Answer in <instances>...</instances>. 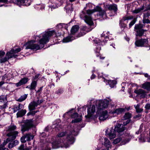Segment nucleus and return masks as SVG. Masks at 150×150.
Masks as SVG:
<instances>
[{
    "mask_svg": "<svg viewBox=\"0 0 150 150\" xmlns=\"http://www.w3.org/2000/svg\"><path fill=\"white\" fill-rule=\"evenodd\" d=\"M5 54V52L3 51H0V57H2Z\"/></svg>",
    "mask_w": 150,
    "mask_h": 150,
    "instance_id": "obj_51",
    "label": "nucleus"
},
{
    "mask_svg": "<svg viewBox=\"0 0 150 150\" xmlns=\"http://www.w3.org/2000/svg\"><path fill=\"white\" fill-rule=\"evenodd\" d=\"M108 9L110 10H113L115 13L116 14V12L117 10V6L115 4L110 5L108 7Z\"/></svg>",
    "mask_w": 150,
    "mask_h": 150,
    "instance_id": "obj_26",
    "label": "nucleus"
},
{
    "mask_svg": "<svg viewBox=\"0 0 150 150\" xmlns=\"http://www.w3.org/2000/svg\"><path fill=\"white\" fill-rule=\"evenodd\" d=\"M33 136L30 134H27L21 138V142L24 143L26 141H29L31 139H33Z\"/></svg>",
    "mask_w": 150,
    "mask_h": 150,
    "instance_id": "obj_19",
    "label": "nucleus"
},
{
    "mask_svg": "<svg viewBox=\"0 0 150 150\" xmlns=\"http://www.w3.org/2000/svg\"><path fill=\"white\" fill-rule=\"evenodd\" d=\"M28 81V78H22L17 83H16L15 85L17 87L20 86H21L26 83Z\"/></svg>",
    "mask_w": 150,
    "mask_h": 150,
    "instance_id": "obj_22",
    "label": "nucleus"
},
{
    "mask_svg": "<svg viewBox=\"0 0 150 150\" xmlns=\"http://www.w3.org/2000/svg\"><path fill=\"white\" fill-rule=\"evenodd\" d=\"M144 32V30L143 29L137 30L136 31L137 34L136 35L139 36H142Z\"/></svg>",
    "mask_w": 150,
    "mask_h": 150,
    "instance_id": "obj_36",
    "label": "nucleus"
},
{
    "mask_svg": "<svg viewBox=\"0 0 150 150\" xmlns=\"http://www.w3.org/2000/svg\"><path fill=\"white\" fill-rule=\"evenodd\" d=\"M12 143L13 144L14 146H15L18 144L19 142L17 140H15L14 141H13L12 142Z\"/></svg>",
    "mask_w": 150,
    "mask_h": 150,
    "instance_id": "obj_49",
    "label": "nucleus"
},
{
    "mask_svg": "<svg viewBox=\"0 0 150 150\" xmlns=\"http://www.w3.org/2000/svg\"><path fill=\"white\" fill-rule=\"evenodd\" d=\"M81 120V117H79L78 118H76L74 120H72L71 121L72 123L77 122H80Z\"/></svg>",
    "mask_w": 150,
    "mask_h": 150,
    "instance_id": "obj_42",
    "label": "nucleus"
},
{
    "mask_svg": "<svg viewBox=\"0 0 150 150\" xmlns=\"http://www.w3.org/2000/svg\"><path fill=\"white\" fill-rule=\"evenodd\" d=\"M136 21L134 20L132 21L129 24V27L131 28L135 23Z\"/></svg>",
    "mask_w": 150,
    "mask_h": 150,
    "instance_id": "obj_45",
    "label": "nucleus"
},
{
    "mask_svg": "<svg viewBox=\"0 0 150 150\" xmlns=\"http://www.w3.org/2000/svg\"><path fill=\"white\" fill-rule=\"evenodd\" d=\"M142 22L144 24L150 23V20L147 18H143Z\"/></svg>",
    "mask_w": 150,
    "mask_h": 150,
    "instance_id": "obj_40",
    "label": "nucleus"
},
{
    "mask_svg": "<svg viewBox=\"0 0 150 150\" xmlns=\"http://www.w3.org/2000/svg\"><path fill=\"white\" fill-rule=\"evenodd\" d=\"M78 116V114L77 113H74L73 114L71 115V117L72 118H75L77 117Z\"/></svg>",
    "mask_w": 150,
    "mask_h": 150,
    "instance_id": "obj_44",
    "label": "nucleus"
},
{
    "mask_svg": "<svg viewBox=\"0 0 150 150\" xmlns=\"http://www.w3.org/2000/svg\"><path fill=\"white\" fill-rule=\"evenodd\" d=\"M96 114L98 116L99 115V119L100 121H104L106 120L108 117V112L107 110L99 111L98 112L97 110Z\"/></svg>",
    "mask_w": 150,
    "mask_h": 150,
    "instance_id": "obj_14",
    "label": "nucleus"
},
{
    "mask_svg": "<svg viewBox=\"0 0 150 150\" xmlns=\"http://www.w3.org/2000/svg\"><path fill=\"white\" fill-rule=\"evenodd\" d=\"M33 112H28L27 114V115H30L33 114Z\"/></svg>",
    "mask_w": 150,
    "mask_h": 150,
    "instance_id": "obj_61",
    "label": "nucleus"
},
{
    "mask_svg": "<svg viewBox=\"0 0 150 150\" xmlns=\"http://www.w3.org/2000/svg\"><path fill=\"white\" fill-rule=\"evenodd\" d=\"M63 92V91L62 89H59L56 91V93L58 95L62 94Z\"/></svg>",
    "mask_w": 150,
    "mask_h": 150,
    "instance_id": "obj_41",
    "label": "nucleus"
},
{
    "mask_svg": "<svg viewBox=\"0 0 150 150\" xmlns=\"http://www.w3.org/2000/svg\"><path fill=\"white\" fill-rule=\"evenodd\" d=\"M28 94H25L21 96L18 100V101L19 102H22L25 100L27 97Z\"/></svg>",
    "mask_w": 150,
    "mask_h": 150,
    "instance_id": "obj_35",
    "label": "nucleus"
},
{
    "mask_svg": "<svg viewBox=\"0 0 150 150\" xmlns=\"http://www.w3.org/2000/svg\"><path fill=\"white\" fill-rule=\"evenodd\" d=\"M145 108L146 109H150V103L147 104L145 106Z\"/></svg>",
    "mask_w": 150,
    "mask_h": 150,
    "instance_id": "obj_47",
    "label": "nucleus"
},
{
    "mask_svg": "<svg viewBox=\"0 0 150 150\" xmlns=\"http://www.w3.org/2000/svg\"><path fill=\"white\" fill-rule=\"evenodd\" d=\"M133 18L132 16H127L123 17L120 20V25L122 27L125 28L126 27V23L128 22L127 20H131Z\"/></svg>",
    "mask_w": 150,
    "mask_h": 150,
    "instance_id": "obj_15",
    "label": "nucleus"
},
{
    "mask_svg": "<svg viewBox=\"0 0 150 150\" xmlns=\"http://www.w3.org/2000/svg\"><path fill=\"white\" fill-rule=\"evenodd\" d=\"M40 136L43 138H45L46 137V135L45 132H42L40 135Z\"/></svg>",
    "mask_w": 150,
    "mask_h": 150,
    "instance_id": "obj_52",
    "label": "nucleus"
},
{
    "mask_svg": "<svg viewBox=\"0 0 150 150\" xmlns=\"http://www.w3.org/2000/svg\"><path fill=\"white\" fill-rule=\"evenodd\" d=\"M26 112L25 110H21L19 111L16 114L17 117H22L25 114Z\"/></svg>",
    "mask_w": 150,
    "mask_h": 150,
    "instance_id": "obj_27",
    "label": "nucleus"
},
{
    "mask_svg": "<svg viewBox=\"0 0 150 150\" xmlns=\"http://www.w3.org/2000/svg\"><path fill=\"white\" fill-rule=\"evenodd\" d=\"M8 0H0V2L6 3L8 1Z\"/></svg>",
    "mask_w": 150,
    "mask_h": 150,
    "instance_id": "obj_55",
    "label": "nucleus"
},
{
    "mask_svg": "<svg viewBox=\"0 0 150 150\" xmlns=\"http://www.w3.org/2000/svg\"><path fill=\"white\" fill-rule=\"evenodd\" d=\"M101 150H108V148H106L105 149H101Z\"/></svg>",
    "mask_w": 150,
    "mask_h": 150,
    "instance_id": "obj_64",
    "label": "nucleus"
},
{
    "mask_svg": "<svg viewBox=\"0 0 150 150\" xmlns=\"http://www.w3.org/2000/svg\"><path fill=\"white\" fill-rule=\"evenodd\" d=\"M37 85V82L35 81H33L31 83V90L35 89Z\"/></svg>",
    "mask_w": 150,
    "mask_h": 150,
    "instance_id": "obj_38",
    "label": "nucleus"
},
{
    "mask_svg": "<svg viewBox=\"0 0 150 150\" xmlns=\"http://www.w3.org/2000/svg\"><path fill=\"white\" fill-rule=\"evenodd\" d=\"M57 28L59 29H62L63 28L67 29V25L64 23H60L57 25Z\"/></svg>",
    "mask_w": 150,
    "mask_h": 150,
    "instance_id": "obj_31",
    "label": "nucleus"
},
{
    "mask_svg": "<svg viewBox=\"0 0 150 150\" xmlns=\"http://www.w3.org/2000/svg\"><path fill=\"white\" fill-rule=\"evenodd\" d=\"M136 46L140 47H145L149 48L150 49V44L147 39H141L137 40L135 42Z\"/></svg>",
    "mask_w": 150,
    "mask_h": 150,
    "instance_id": "obj_12",
    "label": "nucleus"
},
{
    "mask_svg": "<svg viewBox=\"0 0 150 150\" xmlns=\"http://www.w3.org/2000/svg\"><path fill=\"white\" fill-rule=\"evenodd\" d=\"M28 0H16L12 1V2L19 6L22 5L26 6H29L30 4L28 3Z\"/></svg>",
    "mask_w": 150,
    "mask_h": 150,
    "instance_id": "obj_18",
    "label": "nucleus"
},
{
    "mask_svg": "<svg viewBox=\"0 0 150 150\" xmlns=\"http://www.w3.org/2000/svg\"><path fill=\"white\" fill-rule=\"evenodd\" d=\"M56 37L57 35L54 31H49L43 33L38 36H36L35 38L36 40H38L39 45L34 44L35 42L33 40L28 42L24 46L26 47V49H31L33 50H38L43 48L44 45L49 42L51 36Z\"/></svg>",
    "mask_w": 150,
    "mask_h": 150,
    "instance_id": "obj_2",
    "label": "nucleus"
},
{
    "mask_svg": "<svg viewBox=\"0 0 150 150\" xmlns=\"http://www.w3.org/2000/svg\"><path fill=\"white\" fill-rule=\"evenodd\" d=\"M144 26V25L141 23H139L138 24H136L135 25L134 29L137 30H142V28H143Z\"/></svg>",
    "mask_w": 150,
    "mask_h": 150,
    "instance_id": "obj_33",
    "label": "nucleus"
},
{
    "mask_svg": "<svg viewBox=\"0 0 150 150\" xmlns=\"http://www.w3.org/2000/svg\"><path fill=\"white\" fill-rule=\"evenodd\" d=\"M134 92L138 95H140L142 98L144 97L146 95L145 91L142 89L135 90L134 91Z\"/></svg>",
    "mask_w": 150,
    "mask_h": 150,
    "instance_id": "obj_23",
    "label": "nucleus"
},
{
    "mask_svg": "<svg viewBox=\"0 0 150 150\" xmlns=\"http://www.w3.org/2000/svg\"><path fill=\"white\" fill-rule=\"evenodd\" d=\"M48 129H49V127H48V126H47V127H46L45 128L44 130L45 132H47L48 131Z\"/></svg>",
    "mask_w": 150,
    "mask_h": 150,
    "instance_id": "obj_56",
    "label": "nucleus"
},
{
    "mask_svg": "<svg viewBox=\"0 0 150 150\" xmlns=\"http://www.w3.org/2000/svg\"><path fill=\"white\" fill-rule=\"evenodd\" d=\"M16 129V126L13 124H11L6 128V130L9 132L6 134L8 137L4 141L3 145H0V150H8L7 148L5 147L4 146L8 142H11L16 139L18 133V131H15Z\"/></svg>",
    "mask_w": 150,
    "mask_h": 150,
    "instance_id": "obj_4",
    "label": "nucleus"
},
{
    "mask_svg": "<svg viewBox=\"0 0 150 150\" xmlns=\"http://www.w3.org/2000/svg\"><path fill=\"white\" fill-rule=\"evenodd\" d=\"M100 45H98V47L96 48V50H95L96 53H98L100 50Z\"/></svg>",
    "mask_w": 150,
    "mask_h": 150,
    "instance_id": "obj_46",
    "label": "nucleus"
},
{
    "mask_svg": "<svg viewBox=\"0 0 150 150\" xmlns=\"http://www.w3.org/2000/svg\"><path fill=\"white\" fill-rule=\"evenodd\" d=\"M41 121L40 117L37 116L35 119L26 120L25 121V124L21 125V131L23 133L28 130L31 127H34Z\"/></svg>",
    "mask_w": 150,
    "mask_h": 150,
    "instance_id": "obj_6",
    "label": "nucleus"
},
{
    "mask_svg": "<svg viewBox=\"0 0 150 150\" xmlns=\"http://www.w3.org/2000/svg\"><path fill=\"white\" fill-rule=\"evenodd\" d=\"M71 113V111H69V112H67L66 113H65V114H64L63 115V117L64 118L65 117V116L67 114H69Z\"/></svg>",
    "mask_w": 150,
    "mask_h": 150,
    "instance_id": "obj_54",
    "label": "nucleus"
},
{
    "mask_svg": "<svg viewBox=\"0 0 150 150\" xmlns=\"http://www.w3.org/2000/svg\"><path fill=\"white\" fill-rule=\"evenodd\" d=\"M14 146L13 144L12 143H10L8 145V147L9 148L11 149L14 147Z\"/></svg>",
    "mask_w": 150,
    "mask_h": 150,
    "instance_id": "obj_48",
    "label": "nucleus"
},
{
    "mask_svg": "<svg viewBox=\"0 0 150 150\" xmlns=\"http://www.w3.org/2000/svg\"><path fill=\"white\" fill-rule=\"evenodd\" d=\"M110 45L112 46L115 49V44L114 43H112Z\"/></svg>",
    "mask_w": 150,
    "mask_h": 150,
    "instance_id": "obj_59",
    "label": "nucleus"
},
{
    "mask_svg": "<svg viewBox=\"0 0 150 150\" xmlns=\"http://www.w3.org/2000/svg\"><path fill=\"white\" fill-rule=\"evenodd\" d=\"M39 76H40V74H37L35 76L34 79L35 80Z\"/></svg>",
    "mask_w": 150,
    "mask_h": 150,
    "instance_id": "obj_53",
    "label": "nucleus"
},
{
    "mask_svg": "<svg viewBox=\"0 0 150 150\" xmlns=\"http://www.w3.org/2000/svg\"><path fill=\"white\" fill-rule=\"evenodd\" d=\"M144 76L146 77H148L149 76V75L147 73L144 74Z\"/></svg>",
    "mask_w": 150,
    "mask_h": 150,
    "instance_id": "obj_57",
    "label": "nucleus"
},
{
    "mask_svg": "<svg viewBox=\"0 0 150 150\" xmlns=\"http://www.w3.org/2000/svg\"><path fill=\"white\" fill-rule=\"evenodd\" d=\"M93 6V5L91 3L86 4V8L88 9L85 11L84 9L80 14V18L84 20L85 22L90 25H93V24L91 15L94 12H99V16H101L103 18H105L106 16L105 11L102 10L101 8L98 6H96L93 10L88 9L92 8Z\"/></svg>",
    "mask_w": 150,
    "mask_h": 150,
    "instance_id": "obj_3",
    "label": "nucleus"
},
{
    "mask_svg": "<svg viewBox=\"0 0 150 150\" xmlns=\"http://www.w3.org/2000/svg\"><path fill=\"white\" fill-rule=\"evenodd\" d=\"M79 29V27L78 25H76L73 26L71 28V33L72 35H74L76 33Z\"/></svg>",
    "mask_w": 150,
    "mask_h": 150,
    "instance_id": "obj_25",
    "label": "nucleus"
},
{
    "mask_svg": "<svg viewBox=\"0 0 150 150\" xmlns=\"http://www.w3.org/2000/svg\"><path fill=\"white\" fill-rule=\"evenodd\" d=\"M50 7H51V9H52L53 8L54 9V8H55V7H54L53 6H51Z\"/></svg>",
    "mask_w": 150,
    "mask_h": 150,
    "instance_id": "obj_63",
    "label": "nucleus"
},
{
    "mask_svg": "<svg viewBox=\"0 0 150 150\" xmlns=\"http://www.w3.org/2000/svg\"><path fill=\"white\" fill-rule=\"evenodd\" d=\"M142 2L143 4L142 7L138 8L133 11L134 13H137L140 11L144 10V11H147L146 13H144L143 18H147L150 16V7H149L150 4L148 0H142Z\"/></svg>",
    "mask_w": 150,
    "mask_h": 150,
    "instance_id": "obj_7",
    "label": "nucleus"
},
{
    "mask_svg": "<svg viewBox=\"0 0 150 150\" xmlns=\"http://www.w3.org/2000/svg\"><path fill=\"white\" fill-rule=\"evenodd\" d=\"M130 122V120H128L126 122H124L123 124L118 123L115 126L114 129L113 127L110 129H108L105 131V135L108 136L110 139L111 140L115 138L116 137V132L119 134H121L125 129V126Z\"/></svg>",
    "mask_w": 150,
    "mask_h": 150,
    "instance_id": "obj_5",
    "label": "nucleus"
},
{
    "mask_svg": "<svg viewBox=\"0 0 150 150\" xmlns=\"http://www.w3.org/2000/svg\"><path fill=\"white\" fill-rule=\"evenodd\" d=\"M134 107L135 108L137 112H140L142 111V109L139 108V105H134Z\"/></svg>",
    "mask_w": 150,
    "mask_h": 150,
    "instance_id": "obj_39",
    "label": "nucleus"
},
{
    "mask_svg": "<svg viewBox=\"0 0 150 150\" xmlns=\"http://www.w3.org/2000/svg\"><path fill=\"white\" fill-rule=\"evenodd\" d=\"M67 130L65 132H60L57 135V139L51 144L53 149L59 147H68L74 142V138L73 135H77L78 130L74 129L73 126H68Z\"/></svg>",
    "mask_w": 150,
    "mask_h": 150,
    "instance_id": "obj_1",
    "label": "nucleus"
},
{
    "mask_svg": "<svg viewBox=\"0 0 150 150\" xmlns=\"http://www.w3.org/2000/svg\"><path fill=\"white\" fill-rule=\"evenodd\" d=\"M21 50V49L20 48H18L15 50L13 49H12L10 51L6 53V57L0 59V63H3L7 61L9 59H11L13 57H14L15 55H13L14 54L18 53Z\"/></svg>",
    "mask_w": 150,
    "mask_h": 150,
    "instance_id": "obj_10",
    "label": "nucleus"
},
{
    "mask_svg": "<svg viewBox=\"0 0 150 150\" xmlns=\"http://www.w3.org/2000/svg\"><path fill=\"white\" fill-rule=\"evenodd\" d=\"M84 35V34H79L78 37H81L83 35Z\"/></svg>",
    "mask_w": 150,
    "mask_h": 150,
    "instance_id": "obj_62",
    "label": "nucleus"
},
{
    "mask_svg": "<svg viewBox=\"0 0 150 150\" xmlns=\"http://www.w3.org/2000/svg\"><path fill=\"white\" fill-rule=\"evenodd\" d=\"M94 102L96 106L98 105V108H96L98 112L107 108L109 104V101L106 99L96 100Z\"/></svg>",
    "mask_w": 150,
    "mask_h": 150,
    "instance_id": "obj_9",
    "label": "nucleus"
},
{
    "mask_svg": "<svg viewBox=\"0 0 150 150\" xmlns=\"http://www.w3.org/2000/svg\"><path fill=\"white\" fill-rule=\"evenodd\" d=\"M96 106L93 105L92 106H90V107L88 108L87 109L88 115H86L85 117L86 118L90 119H95L97 118L98 115H93V114L95 112H96Z\"/></svg>",
    "mask_w": 150,
    "mask_h": 150,
    "instance_id": "obj_11",
    "label": "nucleus"
},
{
    "mask_svg": "<svg viewBox=\"0 0 150 150\" xmlns=\"http://www.w3.org/2000/svg\"><path fill=\"white\" fill-rule=\"evenodd\" d=\"M7 100L6 97L4 96H0V104H4L1 106V108L4 109L5 108L7 107L6 104Z\"/></svg>",
    "mask_w": 150,
    "mask_h": 150,
    "instance_id": "obj_20",
    "label": "nucleus"
},
{
    "mask_svg": "<svg viewBox=\"0 0 150 150\" xmlns=\"http://www.w3.org/2000/svg\"><path fill=\"white\" fill-rule=\"evenodd\" d=\"M60 122V120L59 119L53 122L52 127L53 129L55 128L56 130L57 129L59 130L60 129H62V127L59 124Z\"/></svg>",
    "mask_w": 150,
    "mask_h": 150,
    "instance_id": "obj_21",
    "label": "nucleus"
},
{
    "mask_svg": "<svg viewBox=\"0 0 150 150\" xmlns=\"http://www.w3.org/2000/svg\"><path fill=\"white\" fill-rule=\"evenodd\" d=\"M107 76L103 74L102 73H99L98 74V77L99 79L101 78L103 81L105 82L106 80L105 78V77H106Z\"/></svg>",
    "mask_w": 150,
    "mask_h": 150,
    "instance_id": "obj_34",
    "label": "nucleus"
},
{
    "mask_svg": "<svg viewBox=\"0 0 150 150\" xmlns=\"http://www.w3.org/2000/svg\"><path fill=\"white\" fill-rule=\"evenodd\" d=\"M26 88H29L30 90H31L30 86H28L26 87Z\"/></svg>",
    "mask_w": 150,
    "mask_h": 150,
    "instance_id": "obj_60",
    "label": "nucleus"
},
{
    "mask_svg": "<svg viewBox=\"0 0 150 150\" xmlns=\"http://www.w3.org/2000/svg\"><path fill=\"white\" fill-rule=\"evenodd\" d=\"M132 136L129 134L126 133L120 138L116 139L113 141V143L114 144H116L120 142L121 145H124L128 142L132 138Z\"/></svg>",
    "mask_w": 150,
    "mask_h": 150,
    "instance_id": "obj_8",
    "label": "nucleus"
},
{
    "mask_svg": "<svg viewBox=\"0 0 150 150\" xmlns=\"http://www.w3.org/2000/svg\"><path fill=\"white\" fill-rule=\"evenodd\" d=\"M104 39L103 40V38L101 40L99 39L98 38H97L96 40H94V42H95L96 44L98 45H100V43L102 42H105L106 41H108V39L110 40H112L113 39V38L112 37V34H109L107 36H106L105 38H104Z\"/></svg>",
    "mask_w": 150,
    "mask_h": 150,
    "instance_id": "obj_16",
    "label": "nucleus"
},
{
    "mask_svg": "<svg viewBox=\"0 0 150 150\" xmlns=\"http://www.w3.org/2000/svg\"><path fill=\"white\" fill-rule=\"evenodd\" d=\"M142 88L148 91H150V82H146L142 85Z\"/></svg>",
    "mask_w": 150,
    "mask_h": 150,
    "instance_id": "obj_30",
    "label": "nucleus"
},
{
    "mask_svg": "<svg viewBox=\"0 0 150 150\" xmlns=\"http://www.w3.org/2000/svg\"><path fill=\"white\" fill-rule=\"evenodd\" d=\"M75 39V38L72 37L70 35L68 37L64 38L63 40V42H68L74 40Z\"/></svg>",
    "mask_w": 150,
    "mask_h": 150,
    "instance_id": "obj_29",
    "label": "nucleus"
},
{
    "mask_svg": "<svg viewBox=\"0 0 150 150\" xmlns=\"http://www.w3.org/2000/svg\"><path fill=\"white\" fill-rule=\"evenodd\" d=\"M43 102V100H39L38 98L36 100H34L31 102L29 104L28 108L30 110H35L37 106L40 105Z\"/></svg>",
    "mask_w": 150,
    "mask_h": 150,
    "instance_id": "obj_13",
    "label": "nucleus"
},
{
    "mask_svg": "<svg viewBox=\"0 0 150 150\" xmlns=\"http://www.w3.org/2000/svg\"><path fill=\"white\" fill-rule=\"evenodd\" d=\"M23 105L21 104H19L18 105H15L13 106L12 109L13 112H15L18 110L23 108Z\"/></svg>",
    "mask_w": 150,
    "mask_h": 150,
    "instance_id": "obj_24",
    "label": "nucleus"
},
{
    "mask_svg": "<svg viewBox=\"0 0 150 150\" xmlns=\"http://www.w3.org/2000/svg\"><path fill=\"white\" fill-rule=\"evenodd\" d=\"M94 71V70H93L92 71V73L93 74L91 77V79H94L96 76V75L95 74H93Z\"/></svg>",
    "mask_w": 150,
    "mask_h": 150,
    "instance_id": "obj_50",
    "label": "nucleus"
},
{
    "mask_svg": "<svg viewBox=\"0 0 150 150\" xmlns=\"http://www.w3.org/2000/svg\"><path fill=\"white\" fill-rule=\"evenodd\" d=\"M130 109V108H118L116 109L112 110L110 112V114H116L117 115L120 114H121L124 113L125 111V110L126 109L127 110H128Z\"/></svg>",
    "mask_w": 150,
    "mask_h": 150,
    "instance_id": "obj_17",
    "label": "nucleus"
},
{
    "mask_svg": "<svg viewBox=\"0 0 150 150\" xmlns=\"http://www.w3.org/2000/svg\"><path fill=\"white\" fill-rule=\"evenodd\" d=\"M19 149L20 150H29V149L27 148H24V145L23 144H22L19 148Z\"/></svg>",
    "mask_w": 150,
    "mask_h": 150,
    "instance_id": "obj_43",
    "label": "nucleus"
},
{
    "mask_svg": "<svg viewBox=\"0 0 150 150\" xmlns=\"http://www.w3.org/2000/svg\"><path fill=\"white\" fill-rule=\"evenodd\" d=\"M4 83V82L3 81L0 82V86Z\"/></svg>",
    "mask_w": 150,
    "mask_h": 150,
    "instance_id": "obj_58",
    "label": "nucleus"
},
{
    "mask_svg": "<svg viewBox=\"0 0 150 150\" xmlns=\"http://www.w3.org/2000/svg\"><path fill=\"white\" fill-rule=\"evenodd\" d=\"M105 82H108V84L110 85V87L111 88L114 87L117 83V81L115 80H108V81L106 80Z\"/></svg>",
    "mask_w": 150,
    "mask_h": 150,
    "instance_id": "obj_28",
    "label": "nucleus"
},
{
    "mask_svg": "<svg viewBox=\"0 0 150 150\" xmlns=\"http://www.w3.org/2000/svg\"><path fill=\"white\" fill-rule=\"evenodd\" d=\"M131 117V114L129 112L126 113L124 115V116L123 118L124 119L126 120L130 118Z\"/></svg>",
    "mask_w": 150,
    "mask_h": 150,
    "instance_id": "obj_37",
    "label": "nucleus"
},
{
    "mask_svg": "<svg viewBox=\"0 0 150 150\" xmlns=\"http://www.w3.org/2000/svg\"><path fill=\"white\" fill-rule=\"evenodd\" d=\"M104 145L108 148L110 147L111 146V144L109 140L107 138L104 139Z\"/></svg>",
    "mask_w": 150,
    "mask_h": 150,
    "instance_id": "obj_32",
    "label": "nucleus"
}]
</instances>
